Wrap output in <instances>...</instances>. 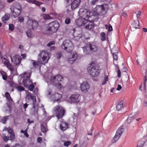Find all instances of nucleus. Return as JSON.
<instances>
[{"mask_svg":"<svg viewBox=\"0 0 147 147\" xmlns=\"http://www.w3.org/2000/svg\"><path fill=\"white\" fill-rule=\"evenodd\" d=\"M39 57L38 59V63L35 61L33 62L34 67L38 66V63L40 64H44L48 63L49 59V54L47 52L44 51H42L38 55Z\"/></svg>","mask_w":147,"mask_h":147,"instance_id":"1","label":"nucleus"},{"mask_svg":"<svg viewBox=\"0 0 147 147\" xmlns=\"http://www.w3.org/2000/svg\"><path fill=\"white\" fill-rule=\"evenodd\" d=\"M110 3V2L109 4ZM109 9L108 4H103L96 5L92 10V13L96 15L102 16L105 14Z\"/></svg>","mask_w":147,"mask_h":147,"instance_id":"2","label":"nucleus"},{"mask_svg":"<svg viewBox=\"0 0 147 147\" xmlns=\"http://www.w3.org/2000/svg\"><path fill=\"white\" fill-rule=\"evenodd\" d=\"M84 52L86 54L89 55L95 52L98 50V48L96 45L94 43L88 42L86 45L82 47Z\"/></svg>","mask_w":147,"mask_h":147,"instance_id":"3","label":"nucleus"},{"mask_svg":"<svg viewBox=\"0 0 147 147\" xmlns=\"http://www.w3.org/2000/svg\"><path fill=\"white\" fill-rule=\"evenodd\" d=\"M10 9L13 16L15 18L18 17L20 15L22 10L21 5L17 2L13 3Z\"/></svg>","mask_w":147,"mask_h":147,"instance_id":"4","label":"nucleus"},{"mask_svg":"<svg viewBox=\"0 0 147 147\" xmlns=\"http://www.w3.org/2000/svg\"><path fill=\"white\" fill-rule=\"evenodd\" d=\"M89 66L87 69L88 73L93 77L98 76L100 74L98 65L94 63H92Z\"/></svg>","mask_w":147,"mask_h":147,"instance_id":"5","label":"nucleus"},{"mask_svg":"<svg viewBox=\"0 0 147 147\" xmlns=\"http://www.w3.org/2000/svg\"><path fill=\"white\" fill-rule=\"evenodd\" d=\"M27 24L28 28L32 30H36L38 26V22L34 20L29 19L27 22Z\"/></svg>","mask_w":147,"mask_h":147,"instance_id":"6","label":"nucleus"},{"mask_svg":"<svg viewBox=\"0 0 147 147\" xmlns=\"http://www.w3.org/2000/svg\"><path fill=\"white\" fill-rule=\"evenodd\" d=\"M80 16L82 17V18L86 21L88 20L89 18L91 17V13L88 11L84 9H80L79 11Z\"/></svg>","mask_w":147,"mask_h":147,"instance_id":"7","label":"nucleus"},{"mask_svg":"<svg viewBox=\"0 0 147 147\" xmlns=\"http://www.w3.org/2000/svg\"><path fill=\"white\" fill-rule=\"evenodd\" d=\"M65 110L61 106H57L56 108V116L58 119L62 118L64 115Z\"/></svg>","mask_w":147,"mask_h":147,"instance_id":"8","label":"nucleus"},{"mask_svg":"<svg viewBox=\"0 0 147 147\" xmlns=\"http://www.w3.org/2000/svg\"><path fill=\"white\" fill-rule=\"evenodd\" d=\"M123 131V129H118L114 137L111 139L112 143L113 144L116 143L119 138Z\"/></svg>","mask_w":147,"mask_h":147,"instance_id":"9","label":"nucleus"},{"mask_svg":"<svg viewBox=\"0 0 147 147\" xmlns=\"http://www.w3.org/2000/svg\"><path fill=\"white\" fill-rule=\"evenodd\" d=\"M81 96L79 94H74L70 96L69 98V101L71 103H77L80 101Z\"/></svg>","mask_w":147,"mask_h":147,"instance_id":"10","label":"nucleus"},{"mask_svg":"<svg viewBox=\"0 0 147 147\" xmlns=\"http://www.w3.org/2000/svg\"><path fill=\"white\" fill-rule=\"evenodd\" d=\"M72 43L70 40H66L63 42L61 47L63 49L66 50L67 49L72 47Z\"/></svg>","mask_w":147,"mask_h":147,"instance_id":"11","label":"nucleus"},{"mask_svg":"<svg viewBox=\"0 0 147 147\" xmlns=\"http://www.w3.org/2000/svg\"><path fill=\"white\" fill-rule=\"evenodd\" d=\"M11 61L13 62L14 64L16 65L19 64L21 62V58L18 55H14L13 57L10 56Z\"/></svg>","mask_w":147,"mask_h":147,"instance_id":"12","label":"nucleus"},{"mask_svg":"<svg viewBox=\"0 0 147 147\" xmlns=\"http://www.w3.org/2000/svg\"><path fill=\"white\" fill-rule=\"evenodd\" d=\"M80 88L82 92L85 93L88 91L90 86L87 82H85L81 84Z\"/></svg>","mask_w":147,"mask_h":147,"instance_id":"13","label":"nucleus"},{"mask_svg":"<svg viewBox=\"0 0 147 147\" xmlns=\"http://www.w3.org/2000/svg\"><path fill=\"white\" fill-rule=\"evenodd\" d=\"M86 20L82 18H80L76 20V24L79 26H81L85 25V22Z\"/></svg>","mask_w":147,"mask_h":147,"instance_id":"14","label":"nucleus"},{"mask_svg":"<svg viewBox=\"0 0 147 147\" xmlns=\"http://www.w3.org/2000/svg\"><path fill=\"white\" fill-rule=\"evenodd\" d=\"M81 0H74L71 4V8L72 10L77 8L79 5Z\"/></svg>","mask_w":147,"mask_h":147,"instance_id":"15","label":"nucleus"},{"mask_svg":"<svg viewBox=\"0 0 147 147\" xmlns=\"http://www.w3.org/2000/svg\"><path fill=\"white\" fill-rule=\"evenodd\" d=\"M55 22H53L49 23L47 26V29L48 31H51L53 33L55 32Z\"/></svg>","mask_w":147,"mask_h":147,"instance_id":"16","label":"nucleus"},{"mask_svg":"<svg viewBox=\"0 0 147 147\" xmlns=\"http://www.w3.org/2000/svg\"><path fill=\"white\" fill-rule=\"evenodd\" d=\"M86 28H88L89 29H90L93 28L94 26V24L91 21L85 22V25Z\"/></svg>","mask_w":147,"mask_h":147,"instance_id":"17","label":"nucleus"},{"mask_svg":"<svg viewBox=\"0 0 147 147\" xmlns=\"http://www.w3.org/2000/svg\"><path fill=\"white\" fill-rule=\"evenodd\" d=\"M77 55L76 54H73L72 57L69 58L68 60L69 63L71 64L73 63L77 59Z\"/></svg>","mask_w":147,"mask_h":147,"instance_id":"18","label":"nucleus"},{"mask_svg":"<svg viewBox=\"0 0 147 147\" xmlns=\"http://www.w3.org/2000/svg\"><path fill=\"white\" fill-rule=\"evenodd\" d=\"M26 78L23 80L22 82L24 86L25 87L28 86V84H27V82L30 80V76L28 74L26 76Z\"/></svg>","mask_w":147,"mask_h":147,"instance_id":"19","label":"nucleus"},{"mask_svg":"<svg viewBox=\"0 0 147 147\" xmlns=\"http://www.w3.org/2000/svg\"><path fill=\"white\" fill-rule=\"evenodd\" d=\"M139 26V22L138 21H134V22L131 25V30H134V29H137Z\"/></svg>","mask_w":147,"mask_h":147,"instance_id":"20","label":"nucleus"},{"mask_svg":"<svg viewBox=\"0 0 147 147\" xmlns=\"http://www.w3.org/2000/svg\"><path fill=\"white\" fill-rule=\"evenodd\" d=\"M134 116V115L132 113L131 114L129 115L127 120V122L128 123H130L135 118V117Z\"/></svg>","mask_w":147,"mask_h":147,"instance_id":"21","label":"nucleus"},{"mask_svg":"<svg viewBox=\"0 0 147 147\" xmlns=\"http://www.w3.org/2000/svg\"><path fill=\"white\" fill-rule=\"evenodd\" d=\"M123 102L122 101L118 103L116 106L117 110L118 111H120L121 110L123 107Z\"/></svg>","mask_w":147,"mask_h":147,"instance_id":"22","label":"nucleus"},{"mask_svg":"<svg viewBox=\"0 0 147 147\" xmlns=\"http://www.w3.org/2000/svg\"><path fill=\"white\" fill-rule=\"evenodd\" d=\"M0 73L2 76L3 79L4 80H6L7 78V74L3 70H1Z\"/></svg>","mask_w":147,"mask_h":147,"instance_id":"23","label":"nucleus"},{"mask_svg":"<svg viewBox=\"0 0 147 147\" xmlns=\"http://www.w3.org/2000/svg\"><path fill=\"white\" fill-rule=\"evenodd\" d=\"M60 129L65 128L67 129L68 128V124L64 122H62L60 125Z\"/></svg>","mask_w":147,"mask_h":147,"instance_id":"24","label":"nucleus"},{"mask_svg":"<svg viewBox=\"0 0 147 147\" xmlns=\"http://www.w3.org/2000/svg\"><path fill=\"white\" fill-rule=\"evenodd\" d=\"M62 98V96L61 94L58 93H56V101L60 102V100Z\"/></svg>","mask_w":147,"mask_h":147,"instance_id":"25","label":"nucleus"},{"mask_svg":"<svg viewBox=\"0 0 147 147\" xmlns=\"http://www.w3.org/2000/svg\"><path fill=\"white\" fill-rule=\"evenodd\" d=\"M28 2L30 3H32L39 6L40 5L42 4V3L40 2H38L35 0H28Z\"/></svg>","mask_w":147,"mask_h":147,"instance_id":"26","label":"nucleus"},{"mask_svg":"<svg viewBox=\"0 0 147 147\" xmlns=\"http://www.w3.org/2000/svg\"><path fill=\"white\" fill-rule=\"evenodd\" d=\"M10 18V15L8 13H6L2 18V20L3 22L7 21Z\"/></svg>","mask_w":147,"mask_h":147,"instance_id":"27","label":"nucleus"},{"mask_svg":"<svg viewBox=\"0 0 147 147\" xmlns=\"http://www.w3.org/2000/svg\"><path fill=\"white\" fill-rule=\"evenodd\" d=\"M41 16L45 20L52 19V17L48 14L43 13L41 14Z\"/></svg>","mask_w":147,"mask_h":147,"instance_id":"28","label":"nucleus"},{"mask_svg":"<svg viewBox=\"0 0 147 147\" xmlns=\"http://www.w3.org/2000/svg\"><path fill=\"white\" fill-rule=\"evenodd\" d=\"M56 80H57V81L58 82H62L63 81V78L60 75H58L56 76Z\"/></svg>","mask_w":147,"mask_h":147,"instance_id":"29","label":"nucleus"},{"mask_svg":"<svg viewBox=\"0 0 147 147\" xmlns=\"http://www.w3.org/2000/svg\"><path fill=\"white\" fill-rule=\"evenodd\" d=\"M5 95L6 98L9 100V101L11 102L13 101V100L11 98L9 93V92H7L5 93Z\"/></svg>","mask_w":147,"mask_h":147,"instance_id":"30","label":"nucleus"},{"mask_svg":"<svg viewBox=\"0 0 147 147\" xmlns=\"http://www.w3.org/2000/svg\"><path fill=\"white\" fill-rule=\"evenodd\" d=\"M98 1V0H88V2L91 5H94Z\"/></svg>","mask_w":147,"mask_h":147,"instance_id":"31","label":"nucleus"},{"mask_svg":"<svg viewBox=\"0 0 147 147\" xmlns=\"http://www.w3.org/2000/svg\"><path fill=\"white\" fill-rule=\"evenodd\" d=\"M32 30L29 29L26 32L27 35L29 38H31L32 37Z\"/></svg>","mask_w":147,"mask_h":147,"instance_id":"32","label":"nucleus"},{"mask_svg":"<svg viewBox=\"0 0 147 147\" xmlns=\"http://www.w3.org/2000/svg\"><path fill=\"white\" fill-rule=\"evenodd\" d=\"M8 119V116H6L4 117L1 119V121L3 123H5L7 121V120Z\"/></svg>","mask_w":147,"mask_h":147,"instance_id":"33","label":"nucleus"},{"mask_svg":"<svg viewBox=\"0 0 147 147\" xmlns=\"http://www.w3.org/2000/svg\"><path fill=\"white\" fill-rule=\"evenodd\" d=\"M1 59H2L3 61L5 66L10 63L9 60L7 59L5 57H2Z\"/></svg>","mask_w":147,"mask_h":147,"instance_id":"34","label":"nucleus"},{"mask_svg":"<svg viewBox=\"0 0 147 147\" xmlns=\"http://www.w3.org/2000/svg\"><path fill=\"white\" fill-rule=\"evenodd\" d=\"M56 87L58 90H60L62 89L63 86H62V84L61 83L57 82V84H56Z\"/></svg>","mask_w":147,"mask_h":147,"instance_id":"35","label":"nucleus"},{"mask_svg":"<svg viewBox=\"0 0 147 147\" xmlns=\"http://www.w3.org/2000/svg\"><path fill=\"white\" fill-rule=\"evenodd\" d=\"M27 97H28L29 98H30L32 100H34L36 96H33V95L30 93H28L27 94Z\"/></svg>","mask_w":147,"mask_h":147,"instance_id":"36","label":"nucleus"},{"mask_svg":"<svg viewBox=\"0 0 147 147\" xmlns=\"http://www.w3.org/2000/svg\"><path fill=\"white\" fill-rule=\"evenodd\" d=\"M55 76L53 77H52L50 79V83L51 84L53 85H55Z\"/></svg>","mask_w":147,"mask_h":147,"instance_id":"37","label":"nucleus"},{"mask_svg":"<svg viewBox=\"0 0 147 147\" xmlns=\"http://www.w3.org/2000/svg\"><path fill=\"white\" fill-rule=\"evenodd\" d=\"M2 138L3 141L6 143L9 140V137L5 135H3Z\"/></svg>","mask_w":147,"mask_h":147,"instance_id":"38","label":"nucleus"},{"mask_svg":"<svg viewBox=\"0 0 147 147\" xmlns=\"http://www.w3.org/2000/svg\"><path fill=\"white\" fill-rule=\"evenodd\" d=\"M63 56L62 53L61 52H58L56 54V57L57 59H60L61 57Z\"/></svg>","mask_w":147,"mask_h":147,"instance_id":"39","label":"nucleus"},{"mask_svg":"<svg viewBox=\"0 0 147 147\" xmlns=\"http://www.w3.org/2000/svg\"><path fill=\"white\" fill-rule=\"evenodd\" d=\"M6 66L11 71H12L13 70V66L10 63L6 65Z\"/></svg>","mask_w":147,"mask_h":147,"instance_id":"40","label":"nucleus"},{"mask_svg":"<svg viewBox=\"0 0 147 147\" xmlns=\"http://www.w3.org/2000/svg\"><path fill=\"white\" fill-rule=\"evenodd\" d=\"M16 88L18 91L20 92L24 91L25 90V88L23 87L20 86H18Z\"/></svg>","mask_w":147,"mask_h":147,"instance_id":"41","label":"nucleus"},{"mask_svg":"<svg viewBox=\"0 0 147 147\" xmlns=\"http://www.w3.org/2000/svg\"><path fill=\"white\" fill-rule=\"evenodd\" d=\"M100 35L101 36V39L102 41H103L105 40V35L104 32L101 33Z\"/></svg>","mask_w":147,"mask_h":147,"instance_id":"42","label":"nucleus"},{"mask_svg":"<svg viewBox=\"0 0 147 147\" xmlns=\"http://www.w3.org/2000/svg\"><path fill=\"white\" fill-rule=\"evenodd\" d=\"M27 129H26L25 131H23L22 130H21V132L23 134H24V135L25 136L26 138H28L29 136V135L27 133Z\"/></svg>","mask_w":147,"mask_h":147,"instance_id":"43","label":"nucleus"},{"mask_svg":"<svg viewBox=\"0 0 147 147\" xmlns=\"http://www.w3.org/2000/svg\"><path fill=\"white\" fill-rule=\"evenodd\" d=\"M71 142L67 141L64 142L63 145L65 146L68 147L69 145H71Z\"/></svg>","mask_w":147,"mask_h":147,"instance_id":"44","label":"nucleus"},{"mask_svg":"<svg viewBox=\"0 0 147 147\" xmlns=\"http://www.w3.org/2000/svg\"><path fill=\"white\" fill-rule=\"evenodd\" d=\"M10 135L9 137V140H13L15 138V136L14 133L10 134Z\"/></svg>","mask_w":147,"mask_h":147,"instance_id":"45","label":"nucleus"},{"mask_svg":"<svg viewBox=\"0 0 147 147\" xmlns=\"http://www.w3.org/2000/svg\"><path fill=\"white\" fill-rule=\"evenodd\" d=\"M34 88V86L33 84H31L28 87V89L30 91H33Z\"/></svg>","mask_w":147,"mask_h":147,"instance_id":"46","label":"nucleus"},{"mask_svg":"<svg viewBox=\"0 0 147 147\" xmlns=\"http://www.w3.org/2000/svg\"><path fill=\"white\" fill-rule=\"evenodd\" d=\"M147 77H144V89L145 90L146 89V82H147Z\"/></svg>","mask_w":147,"mask_h":147,"instance_id":"47","label":"nucleus"},{"mask_svg":"<svg viewBox=\"0 0 147 147\" xmlns=\"http://www.w3.org/2000/svg\"><path fill=\"white\" fill-rule=\"evenodd\" d=\"M18 20L21 23L23 22L24 21V18L23 17L20 16L18 18Z\"/></svg>","mask_w":147,"mask_h":147,"instance_id":"48","label":"nucleus"},{"mask_svg":"<svg viewBox=\"0 0 147 147\" xmlns=\"http://www.w3.org/2000/svg\"><path fill=\"white\" fill-rule=\"evenodd\" d=\"M36 103V97H35V98L34 99V100H33V102H32V108L34 109H35V104Z\"/></svg>","mask_w":147,"mask_h":147,"instance_id":"49","label":"nucleus"},{"mask_svg":"<svg viewBox=\"0 0 147 147\" xmlns=\"http://www.w3.org/2000/svg\"><path fill=\"white\" fill-rule=\"evenodd\" d=\"M14 27L13 24H9V30L10 31L13 30L14 29Z\"/></svg>","mask_w":147,"mask_h":147,"instance_id":"50","label":"nucleus"},{"mask_svg":"<svg viewBox=\"0 0 147 147\" xmlns=\"http://www.w3.org/2000/svg\"><path fill=\"white\" fill-rule=\"evenodd\" d=\"M113 58L115 60L117 61V60L118 57L117 55V53H113Z\"/></svg>","mask_w":147,"mask_h":147,"instance_id":"51","label":"nucleus"},{"mask_svg":"<svg viewBox=\"0 0 147 147\" xmlns=\"http://www.w3.org/2000/svg\"><path fill=\"white\" fill-rule=\"evenodd\" d=\"M55 43V41H51L47 45V47H50L51 46V45H54Z\"/></svg>","mask_w":147,"mask_h":147,"instance_id":"52","label":"nucleus"},{"mask_svg":"<svg viewBox=\"0 0 147 147\" xmlns=\"http://www.w3.org/2000/svg\"><path fill=\"white\" fill-rule=\"evenodd\" d=\"M70 20L69 18H66L65 20V23L66 24H69L70 23Z\"/></svg>","mask_w":147,"mask_h":147,"instance_id":"53","label":"nucleus"},{"mask_svg":"<svg viewBox=\"0 0 147 147\" xmlns=\"http://www.w3.org/2000/svg\"><path fill=\"white\" fill-rule=\"evenodd\" d=\"M5 130H8V132L10 134H12L14 133L13 131V129H4Z\"/></svg>","mask_w":147,"mask_h":147,"instance_id":"54","label":"nucleus"},{"mask_svg":"<svg viewBox=\"0 0 147 147\" xmlns=\"http://www.w3.org/2000/svg\"><path fill=\"white\" fill-rule=\"evenodd\" d=\"M37 141L39 143H41L42 141V138L41 137H38L37 138Z\"/></svg>","mask_w":147,"mask_h":147,"instance_id":"55","label":"nucleus"},{"mask_svg":"<svg viewBox=\"0 0 147 147\" xmlns=\"http://www.w3.org/2000/svg\"><path fill=\"white\" fill-rule=\"evenodd\" d=\"M113 30V28L112 26L110 25H109L108 30L109 31H111Z\"/></svg>","mask_w":147,"mask_h":147,"instance_id":"56","label":"nucleus"},{"mask_svg":"<svg viewBox=\"0 0 147 147\" xmlns=\"http://www.w3.org/2000/svg\"><path fill=\"white\" fill-rule=\"evenodd\" d=\"M122 88V87L120 85L118 84L117 87V90L119 91Z\"/></svg>","mask_w":147,"mask_h":147,"instance_id":"57","label":"nucleus"},{"mask_svg":"<svg viewBox=\"0 0 147 147\" xmlns=\"http://www.w3.org/2000/svg\"><path fill=\"white\" fill-rule=\"evenodd\" d=\"M117 77L118 78H120L121 77V71L119 70L117 71Z\"/></svg>","mask_w":147,"mask_h":147,"instance_id":"58","label":"nucleus"},{"mask_svg":"<svg viewBox=\"0 0 147 147\" xmlns=\"http://www.w3.org/2000/svg\"><path fill=\"white\" fill-rule=\"evenodd\" d=\"M108 80V77L107 76H105L104 77V81H107Z\"/></svg>","mask_w":147,"mask_h":147,"instance_id":"59","label":"nucleus"},{"mask_svg":"<svg viewBox=\"0 0 147 147\" xmlns=\"http://www.w3.org/2000/svg\"><path fill=\"white\" fill-rule=\"evenodd\" d=\"M141 14V11H138L137 13L136 14L137 18H138L139 17V16H140V14Z\"/></svg>","mask_w":147,"mask_h":147,"instance_id":"60","label":"nucleus"},{"mask_svg":"<svg viewBox=\"0 0 147 147\" xmlns=\"http://www.w3.org/2000/svg\"><path fill=\"white\" fill-rule=\"evenodd\" d=\"M122 15L124 17H126L127 16V14L126 13L123 12L122 13Z\"/></svg>","mask_w":147,"mask_h":147,"instance_id":"61","label":"nucleus"},{"mask_svg":"<svg viewBox=\"0 0 147 147\" xmlns=\"http://www.w3.org/2000/svg\"><path fill=\"white\" fill-rule=\"evenodd\" d=\"M34 122V121H30V119H28V122L29 123V124L31 123H33Z\"/></svg>","mask_w":147,"mask_h":147,"instance_id":"62","label":"nucleus"},{"mask_svg":"<svg viewBox=\"0 0 147 147\" xmlns=\"http://www.w3.org/2000/svg\"><path fill=\"white\" fill-rule=\"evenodd\" d=\"M41 129H46V127H45L43 124H42L41 125Z\"/></svg>","mask_w":147,"mask_h":147,"instance_id":"63","label":"nucleus"},{"mask_svg":"<svg viewBox=\"0 0 147 147\" xmlns=\"http://www.w3.org/2000/svg\"><path fill=\"white\" fill-rule=\"evenodd\" d=\"M28 106V105L27 103H26L24 104V108L25 109H26Z\"/></svg>","mask_w":147,"mask_h":147,"instance_id":"64","label":"nucleus"}]
</instances>
